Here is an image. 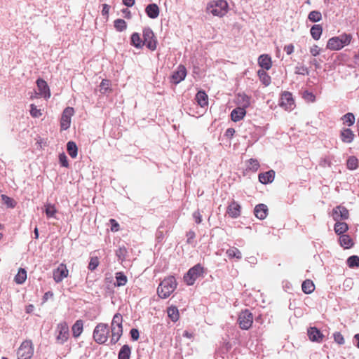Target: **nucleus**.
Segmentation results:
<instances>
[{
  "label": "nucleus",
  "instance_id": "f8f14e48",
  "mask_svg": "<svg viewBox=\"0 0 359 359\" xmlns=\"http://www.w3.org/2000/svg\"><path fill=\"white\" fill-rule=\"evenodd\" d=\"M69 271L64 264H60L58 267L53 271V279L56 283L61 282L65 278H67Z\"/></svg>",
  "mask_w": 359,
  "mask_h": 359
},
{
  "label": "nucleus",
  "instance_id": "864d4df0",
  "mask_svg": "<svg viewBox=\"0 0 359 359\" xmlns=\"http://www.w3.org/2000/svg\"><path fill=\"white\" fill-rule=\"evenodd\" d=\"M302 97L307 102H314L316 101L315 95L307 90L303 93Z\"/></svg>",
  "mask_w": 359,
  "mask_h": 359
},
{
  "label": "nucleus",
  "instance_id": "f03ea898",
  "mask_svg": "<svg viewBox=\"0 0 359 359\" xmlns=\"http://www.w3.org/2000/svg\"><path fill=\"white\" fill-rule=\"evenodd\" d=\"M205 273V269L201 264H197L184 274L183 279L187 285H193L195 281L198 278L203 277Z\"/></svg>",
  "mask_w": 359,
  "mask_h": 359
},
{
  "label": "nucleus",
  "instance_id": "c03bdc74",
  "mask_svg": "<svg viewBox=\"0 0 359 359\" xmlns=\"http://www.w3.org/2000/svg\"><path fill=\"white\" fill-rule=\"evenodd\" d=\"M1 197L3 202L6 205L7 208H14L15 207L17 203L13 198L5 194H2Z\"/></svg>",
  "mask_w": 359,
  "mask_h": 359
},
{
  "label": "nucleus",
  "instance_id": "69168bd1",
  "mask_svg": "<svg viewBox=\"0 0 359 359\" xmlns=\"http://www.w3.org/2000/svg\"><path fill=\"white\" fill-rule=\"evenodd\" d=\"M110 6L107 4H103L102 10V15L108 17L109 12Z\"/></svg>",
  "mask_w": 359,
  "mask_h": 359
},
{
  "label": "nucleus",
  "instance_id": "052dcab7",
  "mask_svg": "<svg viewBox=\"0 0 359 359\" xmlns=\"http://www.w3.org/2000/svg\"><path fill=\"white\" fill-rule=\"evenodd\" d=\"M193 217L196 224H200L202 222V215L198 210L194 212Z\"/></svg>",
  "mask_w": 359,
  "mask_h": 359
},
{
  "label": "nucleus",
  "instance_id": "0eeeda50",
  "mask_svg": "<svg viewBox=\"0 0 359 359\" xmlns=\"http://www.w3.org/2000/svg\"><path fill=\"white\" fill-rule=\"evenodd\" d=\"M157 39L154 32L149 27L143 29V46H146L151 50H155L157 48Z\"/></svg>",
  "mask_w": 359,
  "mask_h": 359
},
{
  "label": "nucleus",
  "instance_id": "13d9d810",
  "mask_svg": "<svg viewBox=\"0 0 359 359\" xmlns=\"http://www.w3.org/2000/svg\"><path fill=\"white\" fill-rule=\"evenodd\" d=\"M59 161H60V164L63 167L67 168L69 166V163H68V161H67V156L64 153L60 154L59 155Z\"/></svg>",
  "mask_w": 359,
  "mask_h": 359
},
{
  "label": "nucleus",
  "instance_id": "dca6fc26",
  "mask_svg": "<svg viewBox=\"0 0 359 359\" xmlns=\"http://www.w3.org/2000/svg\"><path fill=\"white\" fill-rule=\"evenodd\" d=\"M308 336L311 341L320 343L324 339L323 333L316 327H310L308 330Z\"/></svg>",
  "mask_w": 359,
  "mask_h": 359
},
{
  "label": "nucleus",
  "instance_id": "338daca9",
  "mask_svg": "<svg viewBox=\"0 0 359 359\" xmlns=\"http://www.w3.org/2000/svg\"><path fill=\"white\" fill-rule=\"evenodd\" d=\"M123 4L128 7H131L135 4V0H123Z\"/></svg>",
  "mask_w": 359,
  "mask_h": 359
},
{
  "label": "nucleus",
  "instance_id": "09e8293b",
  "mask_svg": "<svg viewBox=\"0 0 359 359\" xmlns=\"http://www.w3.org/2000/svg\"><path fill=\"white\" fill-rule=\"evenodd\" d=\"M46 210V215L47 217H54L55 215L57 212V209L54 205L52 204H47L45 205Z\"/></svg>",
  "mask_w": 359,
  "mask_h": 359
},
{
  "label": "nucleus",
  "instance_id": "e2e57ef3",
  "mask_svg": "<svg viewBox=\"0 0 359 359\" xmlns=\"http://www.w3.org/2000/svg\"><path fill=\"white\" fill-rule=\"evenodd\" d=\"M130 335H131V338L133 340L137 341L139 339V337H140L139 336V331H138V330L133 328L130 330Z\"/></svg>",
  "mask_w": 359,
  "mask_h": 359
},
{
  "label": "nucleus",
  "instance_id": "49530a36",
  "mask_svg": "<svg viewBox=\"0 0 359 359\" xmlns=\"http://www.w3.org/2000/svg\"><path fill=\"white\" fill-rule=\"evenodd\" d=\"M337 37L339 39L340 43H341L343 47L350 44L352 40L351 34L346 33H344Z\"/></svg>",
  "mask_w": 359,
  "mask_h": 359
},
{
  "label": "nucleus",
  "instance_id": "ea45409f",
  "mask_svg": "<svg viewBox=\"0 0 359 359\" xmlns=\"http://www.w3.org/2000/svg\"><path fill=\"white\" fill-rule=\"evenodd\" d=\"M67 149L69 155L72 158H75L77 156L78 148L75 142L72 141L69 142L67 144Z\"/></svg>",
  "mask_w": 359,
  "mask_h": 359
},
{
  "label": "nucleus",
  "instance_id": "b1692460",
  "mask_svg": "<svg viewBox=\"0 0 359 359\" xmlns=\"http://www.w3.org/2000/svg\"><path fill=\"white\" fill-rule=\"evenodd\" d=\"M83 322L82 320H77L72 327V335L74 338H78L83 332Z\"/></svg>",
  "mask_w": 359,
  "mask_h": 359
},
{
  "label": "nucleus",
  "instance_id": "c756f323",
  "mask_svg": "<svg viewBox=\"0 0 359 359\" xmlns=\"http://www.w3.org/2000/svg\"><path fill=\"white\" fill-rule=\"evenodd\" d=\"M339 243L341 245L346 249H349L353 245V240L346 234L341 235L339 237Z\"/></svg>",
  "mask_w": 359,
  "mask_h": 359
},
{
  "label": "nucleus",
  "instance_id": "f257e3e1",
  "mask_svg": "<svg viewBox=\"0 0 359 359\" xmlns=\"http://www.w3.org/2000/svg\"><path fill=\"white\" fill-rule=\"evenodd\" d=\"M177 287V282L173 276L165 277L157 287V294L161 299L169 297Z\"/></svg>",
  "mask_w": 359,
  "mask_h": 359
},
{
  "label": "nucleus",
  "instance_id": "f3484780",
  "mask_svg": "<svg viewBox=\"0 0 359 359\" xmlns=\"http://www.w3.org/2000/svg\"><path fill=\"white\" fill-rule=\"evenodd\" d=\"M258 178L259 181L263 184L271 183L275 178V172L271 170L265 172L259 173Z\"/></svg>",
  "mask_w": 359,
  "mask_h": 359
},
{
  "label": "nucleus",
  "instance_id": "1a4fd4ad",
  "mask_svg": "<svg viewBox=\"0 0 359 359\" xmlns=\"http://www.w3.org/2000/svg\"><path fill=\"white\" fill-rule=\"evenodd\" d=\"M207 10L215 16L222 17L224 11V2L223 0L212 1L208 6Z\"/></svg>",
  "mask_w": 359,
  "mask_h": 359
},
{
  "label": "nucleus",
  "instance_id": "7ed1b4c3",
  "mask_svg": "<svg viewBox=\"0 0 359 359\" xmlns=\"http://www.w3.org/2000/svg\"><path fill=\"white\" fill-rule=\"evenodd\" d=\"M109 329L107 324H97L93 331V339L99 344H104L109 337Z\"/></svg>",
  "mask_w": 359,
  "mask_h": 359
},
{
  "label": "nucleus",
  "instance_id": "ddd939ff",
  "mask_svg": "<svg viewBox=\"0 0 359 359\" xmlns=\"http://www.w3.org/2000/svg\"><path fill=\"white\" fill-rule=\"evenodd\" d=\"M36 86L39 90V95L43 97L46 99H48L50 97V88L46 83L42 79H38L36 81Z\"/></svg>",
  "mask_w": 359,
  "mask_h": 359
},
{
  "label": "nucleus",
  "instance_id": "7c9ffc66",
  "mask_svg": "<svg viewBox=\"0 0 359 359\" xmlns=\"http://www.w3.org/2000/svg\"><path fill=\"white\" fill-rule=\"evenodd\" d=\"M302 289L305 294H309L314 291L315 285L311 280L306 279L302 283Z\"/></svg>",
  "mask_w": 359,
  "mask_h": 359
},
{
  "label": "nucleus",
  "instance_id": "79ce46f5",
  "mask_svg": "<svg viewBox=\"0 0 359 359\" xmlns=\"http://www.w3.org/2000/svg\"><path fill=\"white\" fill-rule=\"evenodd\" d=\"M114 26L116 31L123 32L127 28V23L123 19H116L114 22Z\"/></svg>",
  "mask_w": 359,
  "mask_h": 359
},
{
  "label": "nucleus",
  "instance_id": "cd10ccee",
  "mask_svg": "<svg viewBox=\"0 0 359 359\" xmlns=\"http://www.w3.org/2000/svg\"><path fill=\"white\" fill-rule=\"evenodd\" d=\"M334 229L337 234L341 236L348 231V226L346 222L336 221Z\"/></svg>",
  "mask_w": 359,
  "mask_h": 359
},
{
  "label": "nucleus",
  "instance_id": "58836bf2",
  "mask_svg": "<svg viewBox=\"0 0 359 359\" xmlns=\"http://www.w3.org/2000/svg\"><path fill=\"white\" fill-rule=\"evenodd\" d=\"M226 252L230 259H236V260H239L242 258V254L241 251L236 248L232 247L229 248Z\"/></svg>",
  "mask_w": 359,
  "mask_h": 359
},
{
  "label": "nucleus",
  "instance_id": "c9c22d12",
  "mask_svg": "<svg viewBox=\"0 0 359 359\" xmlns=\"http://www.w3.org/2000/svg\"><path fill=\"white\" fill-rule=\"evenodd\" d=\"M116 283H114L115 286L121 287L125 285L128 282V278L126 276L123 272H117L116 273Z\"/></svg>",
  "mask_w": 359,
  "mask_h": 359
},
{
  "label": "nucleus",
  "instance_id": "bb28decb",
  "mask_svg": "<svg viewBox=\"0 0 359 359\" xmlns=\"http://www.w3.org/2000/svg\"><path fill=\"white\" fill-rule=\"evenodd\" d=\"M168 317L172 322H177L180 318V313L177 306H170L167 309Z\"/></svg>",
  "mask_w": 359,
  "mask_h": 359
},
{
  "label": "nucleus",
  "instance_id": "a211bd4d",
  "mask_svg": "<svg viewBox=\"0 0 359 359\" xmlns=\"http://www.w3.org/2000/svg\"><path fill=\"white\" fill-rule=\"evenodd\" d=\"M241 206L236 202H231L228 208L227 212L230 217L237 218L241 215Z\"/></svg>",
  "mask_w": 359,
  "mask_h": 359
},
{
  "label": "nucleus",
  "instance_id": "9b49d317",
  "mask_svg": "<svg viewBox=\"0 0 359 359\" xmlns=\"http://www.w3.org/2000/svg\"><path fill=\"white\" fill-rule=\"evenodd\" d=\"M294 104V101L292 98V95L290 92H283L281 94L280 100V107L285 108V109H291Z\"/></svg>",
  "mask_w": 359,
  "mask_h": 359
},
{
  "label": "nucleus",
  "instance_id": "9d476101",
  "mask_svg": "<svg viewBox=\"0 0 359 359\" xmlns=\"http://www.w3.org/2000/svg\"><path fill=\"white\" fill-rule=\"evenodd\" d=\"M332 216L334 221L346 220L349 217V212L346 207L340 205L333 208Z\"/></svg>",
  "mask_w": 359,
  "mask_h": 359
},
{
  "label": "nucleus",
  "instance_id": "a18cd8bd",
  "mask_svg": "<svg viewBox=\"0 0 359 359\" xmlns=\"http://www.w3.org/2000/svg\"><path fill=\"white\" fill-rule=\"evenodd\" d=\"M122 323H123V317L120 313H117L113 317L112 322L111 324V328L117 327H123Z\"/></svg>",
  "mask_w": 359,
  "mask_h": 359
},
{
  "label": "nucleus",
  "instance_id": "a878e982",
  "mask_svg": "<svg viewBox=\"0 0 359 359\" xmlns=\"http://www.w3.org/2000/svg\"><path fill=\"white\" fill-rule=\"evenodd\" d=\"M267 70L259 69L257 71V76H259V80L265 86H268L271 83V76L266 72Z\"/></svg>",
  "mask_w": 359,
  "mask_h": 359
},
{
  "label": "nucleus",
  "instance_id": "4be33fe9",
  "mask_svg": "<svg viewBox=\"0 0 359 359\" xmlns=\"http://www.w3.org/2000/svg\"><path fill=\"white\" fill-rule=\"evenodd\" d=\"M326 47L331 50H339L344 48L337 36L330 38L327 43Z\"/></svg>",
  "mask_w": 359,
  "mask_h": 359
},
{
  "label": "nucleus",
  "instance_id": "412c9836",
  "mask_svg": "<svg viewBox=\"0 0 359 359\" xmlns=\"http://www.w3.org/2000/svg\"><path fill=\"white\" fill-rule=\"evenodd\" d=\"M246 114L245 108L238 107L234 109L231 114V120L234 122L238 121L243 118Z\"/></svg>",
  "mask_w": 359,
  "mask_h": 359
},
{
  "label": "nucleus",
  "instance_id": "de8ad7c7",
  "mask_svg": "<svg viewBox=\"0 0 359 359\" xmlns=\"http://www.w3.org/2000/svg\"><path fill=\"white\" fill-rule=\"evenodd\" d=\"M308 18L311 22H317L321 20L322 15L321 13L318 11H313L309 13Z\"/></svg>",
  "mask_w": 359,
  "mask_h": 359
},
{
  "label": "nucleus",
  "instance_id": "5fc2aeb1",
  "mask_svg": "<svg viewBox=\"0 0 359 359\" xmlns=\"http://www.w3.org/2000/svg\"><path fill=\"white\" fill-rule=\"evenodd\" d=\"M100 261L97 257H93L90 258L88 269L90 271L95 270L99 265Z\"/></svg>",
  "mask_w": 359,
  "mask_h": 359
},
{
  "label": "nucleus",
  "instance_id": "f704fd0d",
  "mask_svg": "<svg viewBox=\"0 0 359 359\" xmlns=\"http://www.w3.org/2000/svg\"><path fill=\"white\" fill-rule=\"evenodd\" d=\"M130 44L137 48H142L143 40H142L138 33L135 32L131 35Z\"/></svg>",
  "mask_w": 359,
  "mask_h": 359
},
{
  "label": "nucleus",
  "instance_id": "4c0bfd02",
  "mask_svg": "<svg viewBox=\"0 0 359 359\" xmlns=\"http://www.w3.org/2000/svg\"><path fill=\"white\" fill-rule=\"evenodd\" d=\"M27 279V271L25 269L20 268L14 278L17 284H22Z\"/></svg>",
  "mask_w": 359,
  "mask_h": 359
},
{
  "label": "nucleus",
  "instance_id": "e433bc0d",
  "mask_svg": "<svg viewBox=\"0 0 359 359\" xmlns=\"http://www.w3.org/2000/svg\"><path fill=\"white\" fill-rule=\"evenodd\" d=\"M131 353L130 348L128 345H123L119 351L118 359H130Z\"/></svg>",
  "mask_w": 359,
  "mask_h": 359
},
{
  "label": "nucleus",
  "instance_id": "bf43d9fd",
  "mask_svg": "<svg viewBox=\"0 0 359 359\" xmlns=\"http://www.w3.org/2000/svg\"><path fill=\"white\" fill-rule=\"evenodd\" d=\"M320 48L317 45H313L310 48V53L313 56H317L320 54Z\"/></svg>",
  "mask_w": 359,
  "mask_h": 359
},
{
  "label": "nucleus",
  "instance_id": "8fccbe9b",
  "mask_svg": "<svg viewBox=\"0 0 359 359\" xmlns=\"http://www.w3.org/2000/svg\"><path fill=\"white\" fill-rule=\"evenodd\" d=\"M347 167L350 170H355L358 166V160L355 156H351L347 160Z\"/></svg>",
  "mask_w": 359,
  "mask_h": 359
},
{
  "label": "nucleus",
  "instance_id": "20e7f679",
  "mask_svg": "<svg viewBox=\"0 0 359 359\" xmlns=\"http://www.w3.org/2000/svg\"><path fill=\"white\" fill-rule=\"evenodd\" d=\"M55 334L57 344L62 345L66 343L69 338L68 324L65 321L58 323L55 328Z\"/></svg>",
  "mask_w": 359,
  "mask_h": 359
},
{
  "label": "nucleus",
  "instance_id": "39448f33",
  "mask_svg": "<svg viewBox=\"0 0 359 359\" xmlns=\"http://www.w3.org/2000/svg\"><path fill=\"white\" fill-rule=\"evenodd\" d=\"M34 354V346L31 340L24 341L17 351L18 359H31Z\"/></svg>",
  "mask_w": 359,
  "mask_h": 359
},
{
  "label": "nucleus",
  "instance_id": "4d7b16f0",
  "mask_svg": "<svg viewBox=\"0 0 359 359\" xmlns=\"http://www.w3.org/2000/svg\"><path fill=\"white\" fill-rule=\"evenodd\" d=\"M109 222L111 224V231L113 232H117L120 229L119 224L114 219H110Z\"/></svg>",
  "mask_w": 359,
  "mask_h": 359
},
{
  "label": "nucleus",
  "instance_id": "473e14b6",
  "mask_svg": "<svg viewBox=\"0 0 359 359\" xmlns=\"http://www.w3.org/2000/svg\"><path fill=\"white\" fill-rule=\"evenodd\" d=\"M237 103L240 104L241 107L247 108L250 104V97L244 93L238 94L237 97Z\"/></svg>",
  "mask_w": 359,
  "mask_h": 359
},
{
  "label": "nucleus",
  "instance_id": "6ab92c4d",
  "mask_svg": "<svg viewBox=\"0 0 359 359\" xmlns=\"http://www.w3.org/2000/svg\"><path fill=\"white\" fill-rule=\"evenodd\" d=\"M195 100L197 104L202 108L208 105V96L203 90H199L196 95Z\"/></svg>",
  "mask_w": 359,
  "mask_h": 359
},
{
  "label": "nucleus",
  "instance_id": "aec40b11",
  "mask_svg": "<svg viewBox=\"0 0 359 359\" xmlns=\"http://www.w3.org/2000/svg\"><path fill=\"white\" fill-rule=\"evenodd\" d=\"M255 215L259 219H264L268 215L267 206L263 203L257 205L254 210Z\"/></svg>",
  "mask_w": 359,
  "mask_h": 359
},
{
  "label": "nucleus",
  "instance_id": "2eb2a0df",
  "mask_svg": "<svg viewBox=\"0 0 359 359\" xmlns=\"http://www.w3.org/2000/svg\"><path fill=\"white\" fill-rule=\"evenodd\" d=\"M258 65L262 70H269L272 67V60L269 55L262 54L258 57Z\"/></svg>",
  "mask_w": 359,
  "mask_h": 359
},
{
  "label": "nucleus",
  "instance_id": "c85d7f7f",
  "mask_svg": "<svg viewBox=\"0 0 359 359\" xmlns=\"http://www.w3.org/2000/svg\"><path fill=\"white\" fill-rule=\"evenodd\" d=\"M111 342L116 344L121 338L123 334V327H117L111 328Z\"/></svg>",
  "mask_w": 359,
  "mask_h": 359
},
{
  "label": "nucleus",
  "instance_id": "72a5a7b5",
  "mask_svg": "<svg viewBox=\"0 0 359 359\" xmlns=\"http://www.w3.org/2000/svg\"><path fill=\"white\" fill-rule=\"evenodd\" d=\"M259 163L257 159L250 158L246 161V170L252 172H257L259 168Z\"/></svg>",
  "mask_w": 359,
  "mask_h": 359
},
{
  "label": "nucleus",
  "instance_id": "6e6552de",
  "mask_svg": "<svg viewBox=\"0 0 359 359\" xmlns=\"http://www.w3.org/2000/svg\"><path fill=\"white\" fill-rule=\"evenodd\" d=\"M74 114V109L73 107H66L62 114L60 119V128L62 130H67L71 125L72 117Z\"/></svg>",
  "mask_w": 359,
  "mask_h": 359
},
{
  "label": "nucleus",
  "instance_id": "680f3d73",
  "mask_svg": "<svg viewBox=\"0 0 359 359\" xmlns=\"http://www.w3.org/2000/svg\"><path fill=\"white\" fill-rule=\"evenodd\" d=\"M187 243H191L192 241H194V239L196 237L195 232L194 231H191V230L188 231L187 233Z\"/></svg>",
  "mask_w": 359,
  "mask_h": 359
},
{
  "label": "nucleus",
  "instance_id": "423d86ee",
  "mask_svg": "<svg viewBox=\"0 0 359 359\" xmlns=\"http://www.w3.org/2000/svg\"><path fill=\"white\" fill-rule=\"evenodd\" d=\"M253 314L248 310L242 311L238 318V323L242 330H249L253 323Z\"/></svg>",
  "mask_w": 359,
  "mask_h": 359
},
{
  "label": "nucleus",
  "instance_id": "5701e85b",
  "mask_svg": "<svg viewBox=\"0 0 359 359\" xmlns=\"http://www.w3.org/2000/svg\"><path fill=\"white\" fill-rule=\"evenodd\" d=\"M341 140L343 142L351 143L355 137L353 132L349 128H344L341 131Z\"/></svg>",
  "mask_w": 359,
  "mask_h": 359
},
{
  "label": "nucleus",
  "instance_id": "37998d69",
  "mask_svg": "<svg viewBox=\"0 0 359 359\" xmlns=\"http://www.w3.org/2000/svg\"><path fill=\"white\" fill-rule=\"evenodd\" d=\"M344 124L348 126H352L355 123V116L353 113H347L341 117Z\"/></svg>",
  "mask_w": 359,
  "mask_h": 359
},
{
  "label": "nucleus",
  "instance_id": "0e129e2a",
  "mask_svg": "<svg viewBox=\"0 0 359 359\" xmlns=\"http://www.w3.org/2000/svg\"><path fill=\"white\" fill-rule=\"evenodd\" d=\"M284 50L287 55H291L294 52V46L292 44L286 45L284 47Z\"/></svg>",
  "mask_w": 359,
  "mask_h": 359
},
{
  "label": "nucleus",
  "instance_id": "a19ab883",
  "mask_svg": "<svg viewBox=\"0 0 359 359\" xmlns=\"http://www.w3.org/2000/svg\"><path fill=\"white\" fill-rule=\"evenodd\" d=\"M110 86H111L110 81L108 79H103L101 81L100 85V91L101 92V93H103V94H106L107 93H111L112 90Z\"/></svg>",
  "mask_w": 359,
  "mask_h": 359
},
{
  "label": "nucleus",
  "instance_id": "393cba45",
  "mask_svg": "<svg viewBox=\"0 0 359 359\" xmlns=\"http://www.w3.org/2000/svg\"><path fill=\"white\" fill-rule=\"evenodd\" d=\"M145 12L150 18L155 19L159 15V8L156 4H149Z\"/></svg>",
  "mask_w": 359,
  "mask_h": 359
},
{
  "label": "nucleus",
  "instance_id": "4468645a",
  "mask_svg": "<svg viewBox=\"0 0 359 359\" xmlns=\"http://www.w3.org/2000/svg\"><path fill=\"white\" fill-rule=\"evenodd\" d=\"M187 76V69L184 66L180 65L177 68L172 75V82L175 84H177L183 81Z\"/></svg>",
  "mask_w": 359,
  "mask_h": 359
},
{
  "label": "nucleus",
  "instance_id": "2f4dec72",
  "mask_svg": "<svg viewBox=\"0 0 359 359\" xmlns=\"http://www.w3.org/2000/svg\"><path fill=\"white\" fill-rule=\"evenodd\" d=\"M311 35L315 40H318L322 34L323 32V27L320 25H314L311 27Z\"/></svg>",
  "mask_w": 359,
  "mask_h": 359
},
{
  "label": "nucleus",
  "instance_id": "603ef678",
  "mask_svg": "<svg viewBox=\"0 0 359 359\" xmlns=\"http://www.w3.org/2000/svg\"><path fill=\"white\" fill-rule=\"evenodd\" d=\"M30 114L34 118H39L42 115L41 109H37L34 104L30 105Z\"/></svg>",
  "mask_w": 359,
  "mask_h": 359
},
{
  "label": "nucleus",
  "instance_id": "774afa93",
  "mask_svg": "<svg viewBox=\"0 0 359 359\" xmlns=\"http://www.w3.org/2000/svg\"><path fill=\"white\" fill-rule=\"evenodd\" d=\"M53 296V293L50 291L46 292L43 295V300L47 301L50 297Z\"/></svg>",
  "mask_w": 359,
  "mask_h": 359
},
{
  "label": "nucleus",
  "instance_id": "3c124183",
  "mask_svg": "<svg viewBox=\"0 0 359 359\" xmlns=\"http://www.w3.org/2000/svg\"><path fill=\"white\" fill-rule=\"evenodd\" d=\"M347 264L349 267H358L359 266V257L356 255L351 256L347 259Z\"/></svg>",
  "mask_w": 359,
  "mask_h": 359
},
{
  "label": "nucleus",
  "instance_id": "6e6d98bb",
  "mask_svg": "<svg viewBox=\"0 0 359 359\" xmlns=\"http://www.w3.org/2000/svg\"><path fill=\"white\" fill-rule=\"evenodd\" d=\"M333 337H334V341L336 343H337L338 344H339V345H342L345 342V340H344V338L343 335L339 332H334L333 334Z\"/></svg>",
  "mask_w": 359,
  "mask_h": 359
}]
</instances>
